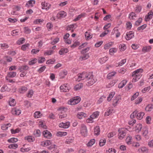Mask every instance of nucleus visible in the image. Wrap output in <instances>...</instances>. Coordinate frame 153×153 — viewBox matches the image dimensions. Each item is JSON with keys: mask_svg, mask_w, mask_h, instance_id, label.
<instances>
[{"mask_svg": "<svg viewBox=\"0 0 153 153\" xmlns=\"http://www.w3.org/2000/svg\"><path fill=\"white\" fill-rule=\"evenodd\" d=\"M86 81L87 82V85H91L95 82L97 79L92 73H88Z\"/></svg>", "mask_w": 153, "mask_h": 153, "instance_id": "f257e3e1", "label": "nucleus"}, {"mask_svg": "<svg viewBox=\"0 0 153 153\" xmlns=\"http://www.w3.org/2000/svg\"><path fill=\"white\" fill-rule=\"evenodd\" d=\"M144 115L145 113L144 112L141 111L138 112L137 110H135L131 114L130 117L133 119L136 116L137 119L140 120L143 118Z\"/></svg>", "mask_w": 153, "mask_h": 153, "instance_id": "f03ea898", "label": "nucleus"}, {"mask_svg": "<svg viewBox=\"0 0 153 153\" xmlns=\"http://www.w3.org/2000/svg\"><path fill=\"white\" fill-rule=\"evenodd\" d=\"M81 100L79 97H74L69 100L68 102V103L71 105H74L78 103Z\"/></svg>", "mask_w": 153, "mask_h": 153, "instance_id": "7ed1b4c3", "label": "nucleus"}, {"mask_svg": "<svg viewBox=\"0 0 153 153\" xmlns=\"http://www.w3.org/2000/svg\"><path fill=\"white\" fill-rule=\"evenodd\" d=\"M128 130L125 128H120L118 130V138L120 140L123 139L126 136Z\"/></svg>", "mask_w": 153, "mask_h": 153, "instance_id": "20e7f679", "label": "nucleus"}, {"mask_svg": "<svg viewBox=\"0 0 153 153\" xmlns=\"http://www.w3.org/2000/svg\"><path fill=\"white\" fill-rule=\"evenodd\" d=\"M88 74V73L84 72L78 74L77 77L76 78V80L78 82L82 80H85L86 81Z\"/></svg>", "mask_w": 153, "mask_h": 153, "instance_id": "39448f33", "label": "nucleus"}, {"mask_svg": "<svg viewBox=\"0 0 153 153\" xmlns=\"http://www.w3.org/2000/svg\"><path fill=\"white\" fill-rule=\"evenodd\" d=\"M121 98L120 95L115 96L112 100V105L115 107L120 102Z\"/></svg>", "mask_w": 153, "mask_h": 153, "instance_id": "423d86ee", "label": "nucleus"}, {"mask_svg": "<svg viewBox=\"0 0 153 153\" xmlns=\"http://www.w3.org/2000/svg\"><path fill=\"white\" fill-rule=\"evenodd\" d=\"M143 71V69L141 68L137 69L132 73V76H136L140 78L142 76L141 73Z\"/></svg>", "mask_w": 153, "mask_h": 153, "instance_id": "0eeeda50", "label": "nucleus"}, {"mask_svg": "<svg viewBox=\"0 0 153 153\" xmlns=\"http://www.w3.org/2000/svg\"><path fill=\"white\" fill-rule=\"evenodd\" d=\"M70 89V87L67 84H65L61 85L60 87V91L62 92H67Z\"/></svg>", "mask_w": 153, "mask_h": 153, "instance_id": "6e6552de", "label": "nucleus"}, {"mask_svg": "<svg viewBox=\"0 0 153 153\" xmlns=\"http://www.w3.org/2000/svg\"><path fill=\"white\" fill-rule=\"evenodd\" d=\"M115 34L116 38L119 37L120 35V33L117 27H114L112 30L111 35H112Z\"/></svg>", "mask_w": 153, "mask_h": 153, "instance_id": "1a4fd4ad", "label": "nucleus"}, {"mask_svg": "<svg viewBox=\"0 0 153 153\" xmlns=\"http://www.w3.org/2000/svg\"><path fill=\"white\" fill-rule=\"evenodd\" d=\"M134 36V32L133 31H130L126 33L125 38L127 40H128L133 38Z\"/></svg>", "mask_w": 153, "mask_h": 153, "instance_id": "9d476101", "label": "nucleus"}, {"mask_svg": "<svg viewBox=\"0 0 153 153\" xmlns=\"http://www.w3.org/2000/svg\"><path fill=\"white\" fill-rule=\"evenodd\" d=\"M52 143L51 141L50 140H45L41 142L40 143L41 146L45 147L50 146Z\"/></svg>", "mask_w": 153, "mask_h": 153, "instance_id": "9b49d317", "label": "nucleus"}, {"mask_svg": "<svg viewBox=\"0 0 153 153\" xmlns=\"http://www.w3.org/2000/svg\"><path fill=\"white\" fill-rule=\"evenodd\" d=\"M42 8L43 9H45L47 10L49 9L51 7V4L45 2H42L41 3Z\"/></svg>", "mask_w": 153, "mask_h": 153, "instance_id": "f8f14e48", "label": "nucleus"}, {"mask_svg": "<svg viewBox=\"0 0 153 153\" xmlns=\"http://www.w3.org/2000/svg\"><path fill=\"white\" fill-rule=\"evenodd\" d=\"M53 149H54L52 151V153H58L59 152V150L57 149V146L54 144L51 145L48 147V149L50 150Z\"/></svg>", "mask_w": 153, "mask_h": 153, "instance_id": "ddd939ff", "label": "nucleus"}, {"mask_svg": "<svg viewBox=\"0 0 153 153\" xmlns=\"http://www.w3.org/2000/svg\"><path fill=\"white\" fill-rule=\"evenodd\" d=\"M21 8L20 5L15 6L13 8V10L11 12V14L13 15H16L17 14L16 11H19Z\"/></svg>", "mask_w": 153, "mask_h": 153, "instance_id": "4468645a", "label": "nucleus"}, {"mask_svg": "<svg viewBox=\"0 0 153 153\" xmlns=\"http://www.w3.org/2000/svg\"><path fill=\"white\" fill-rule=\"evenodd\" d=\"M142 128V124L139 123L136 125L133 128L134 130L137 132L140 131Z\"/></svg>", "mask_w": 153, "mask_h": 153, "instance_id": "2eb2a0df", "label": "nucleus"}, {"mask_svg": "<svg viewBox=\"0 0 153 153\" xmlns=\"http://www.w3.org/2000/svg\"><path fill=\"white\" fill-rule=\"evenodd\" d=\"M70 123L67 122L65 123H62L59 124V126L60 128H68L70 126Z\"/></svg>", "mask_w": 153, "mask_h": 153, "instance_id": "dca6fc26", "label": "nucleus"}, {"mask_svg": "<svg viewBox=\"0 0 153 153\" xmlns=\"http://www.w3.org/2000/svg\"><path fill=\"white\" fill-rule=\"evenodd\" d=\"M81 133L83 135H85L87 134V128L86 126L84 124L81 125Z\"/></svg>", "mask_w": 153, "mask_h": 153, "instance_id": "f3484780", "label": "nucleus"}, {"mask_svg": "<svg viewBox=\"0 0 153 153\" xmlns=\"http://www.w3.org/2000/svg\"><path fill=\"white\" fill-rule=\"evenodd\" d=\"M60 111V112L59 114V118L62 119L66 117L67 116V114L64 110H61Z\"/></svg>", "mask_w": 153, "mask_h": 153, "instance_id": "a211bd4d", "label": "nucleus"}, {"mask_svg": "<svg viewBox=\"0 0 153 153\" xmlns=\"http://www.w3.org/2000/svg\"><path fill=\"white\" fill-rule=\"evenodd\" d=\"M21 110L16 108H13L12 110V113L13 114L18 115L21 113Z\"/></svg>", "mask_w": 153, "mask_h": 153, "instance_id": "6ab92c4d", "label": "nucleus"}, {"mask_svg": "<svg viewBox=\"0 0 153 153\" xmlns=\"http://www.w3.org/2000/svg\"><path fill=\"white\" fill-rule=\"evenodd\" d=\"M66 15V13L64 11L59 12L57 15V17L59 18H64Z\"/></svg>", "mask_w": 153, "mask_h": 153, "instance_id": "aec40b11", "label": "nucleus"}, {"mask_svg": "<svg viewBox=\"0 0 153 153\" xmlns=\"http://www.w3.org/2000/svg\"><path fill=\"white\" fill-rule=\"evenodd\" d=\"M142 134L145 138H148V129L146 128H145L143 129L142 131Z\"/></svg>", "mask_w": 153, "mask_h": 153, "instance_id": "412c9836", "label": "nucleus"}, {"mask_svg": "<svg viewBox=\"0 0 153 153\" xmlns=\"http://www.w3.org/2000/svg\"><path fill=\"white\" fill-rule=\"evenodd\" d=\"M43 134L44 137L49 138H50L52 136V134L51 133L47 130L43 131Z\"/></svg>", "mask_w": 153, "mask_h": 153, "instance_id": "4be33fe9", "label": "nucleus"}, {"mask_svg": "<svg viewBox=\"0 0 153 153\" xmlns=\"http://www.w3.org/2000/svg\"><path fill=\"white\" fill-rule=\"evenodd\" d=\"M153 16V13L152 11H150L148 14V15L146 16L145 18V21H149L151 19Z\"/></svg>", "mask_w": 153, "mask_h": 153, "instance_id": "5701e85b", "label": "nucleus"}, {"mask_svg": "<svg viewBox=\"0 0 153 153\" xmlns=\"http://www.w3.org/2000/svg\"><path fill=\"white\" fill-rule=\"evenodd\" d=\"M27 88L25 86H23L20 87L19 89V92L21 94L25 93L27 90Z\"/></svg>", "mask_w": 153, "mask_h": 153, "instance_id": "b1692460", "label": "nucleus"}, {"mask_svg": "<svg viewBox=\"0 0 153 153\" xmlns=\"http://www.w3.org/2000/svg\"><path fill=\"white\" fill-rule=\"evenodd\" d=\"M16 74V72H9L7 75V76L6 77L7 80L8 79V77L13 78L15 77Z\"/></svg>", "mask_w": 153, "mask_h": 153, "instance_id": "393cba45", "label": "nucleus"}, {"mask_svg": "<svg viewBox=\"0 0 153 153\" xmlns=\"http://www.w3.org/2000/svg\"><path fill=\"white\" fill-rule=\"evenodd\" d=\"M86 116V114L83 112H79L77 113L76 117L79 119H82Z\"/></svg>", "mask_w": 153, "mask_h": 153, "instance_id": "a878e982", "label": "nucleus"}, {"mask_svg": "<svg viewBox=\"0 0 153 153\" xmlns=\"http://www.w3.org/2000/svg\"><path fill=\"white\" fill-rule=\"evenodd\" d=\"M10 88L6 85H4L1 88V91L2 92L5 91H9L10 90Z\"/></svg>", "mask_w": 153, "mask_h": 153, "instance_id": "bb28decb", "label": "nucleus"}, {"mask_svg": "<svg viewBox=\"0 0 153 153\" xmlns=\"http://www.w3.org/2000/svg\"><path fill=\"white\" fill-rule=\"evenodd\" d=\"M35 1L33 0L29 1L26 4V6L27 7H33L35 4Z\"/></svg>", "mask_w": 153, "mask_h": 153, "instance_id": "cd10ccee", "label": "nucleus"}, {"mask_svg": "<svg viewBox=\"0 0 153 153\" xmlns=\"http://www.w3.org/2000/svg\"><path fill=\"white\" fill-rule=\"evenodd\" d=\"M89 57V54L88 53H86L80 56L79 60L80 61L85 60L88 58Z\"/></svg>", "mask_w": 153, "mask_h": 153, "instance_id": "c85d7f7f", "label": "nucleus"}, {"mask_svg": "<svg viewBox=\"0 0 153 153\" xmlns=\"http://www.w3.org/2000/svg\"><path fill=\"white\" fill-rule=\"evenodd\" d=\"M89 31V30H88V31L85 32V37L86 40H88L92 38V36L91 35Z\"/></svg>", "mask_w": 153, "mask_h": 153, "instance_id": "c756f323", "label": "nucleus"}, {"mask_svg": "<svg viewBox=\"0 0 153 153\" xmlns=\"http://www.w3.org/2000/svg\"><path fill=\"white\" fill-rule=\"evenodd\" d=\"M132 141V137L130 135L128 136L126 140V143L128 145H130L131 144Z\"/></svg>", "mask_w": 153, "mask_h": 153, "instance_id": "7c9ffc66", "label": "nucleus"}, {"mask_svg": "<svg viewBox=\"0 0 153 153\" xmlns=\"http://www.w3.org/2000/svg\"><path fill=\"white\" fill-rule=\"evenodd\" d=\"M127 81L126 80H124L122 81L118 85V87L120 88H121L126 84Z\"/></svg>", "mask_w": 153, "mask_h": 153, "instance_id": "2f4dec72", "label": "nucleus"}, {"mask_svg": "<svg viewBox=\"0 0 153 153\" xmlns=\"http://www.w3.org/2000/svg\"><path fill=\"white\" fill-rule=\"evenodd\" d=\"M152 48L151 46H145L143 48L142 51L143 52H147L150 51Z\"/></svg>", "mask_w": 153, "mask_h": 153, "instance_id": "473e14b6", "label": "nucleus"}, {"mask_svg": "<svg viewBox=\"0 0 153 153\" xmlns=\"http://www.w3.org/2000/svg\"><path fill=\"white\" fill-rule=\"evenodd\" d=\"M115 94V93L114 91L111 92L109 94L108 97H107V100L108 101H110L112 98L114 96Z\"/></svg>", "mask_w": 153, "mask_h": 153, "instance_id": "72a5a7b5", "label": "nucleus"}, {"mask_svg": "<svg viewBox=\"0 0 153 153\" xmlns=\"http://www.w3.org/2000/svg\"><path fill=\"white\" fill-rule=\"evenodd\" d=\"M100 130L99 126H96L94 128V133L95 135H98L100 133Z\"/></svg>", "mask_w": 153, "mask_h": 153, "instance_id": "f704fd0d", "label": "nucleus"}, {"mask_svg": "<svg viewBox=\"0 0 153 153\" xmlns=\"http://www.w3.org/2000/svg\"><path fill=\"white\" fill-rule=\"evenodd\" d=\"M25 140L29 142H33L35 140V138L32 136H27L25 137Z\"/></svg>", "mask_w": 153, "mask_h": 153, "instance_id": "c9c22d12", "label": "nucleus"}, {"mask_svg": "<svg viewBox=\"0 0 153 153\" xmlns=\"http://www.w3.org/2000/svg\"><path fill=\"white\" fill-rule=\"evenodd\" d=\"M42 116V114L39 111H36L34 113V117L35 118H40Z\"/></svg>", "mask_w": 153, "mask_h": 153, "instance_id": "e433bc0d", "label": "nucleus"}, {"mask_svg": "<svg viewBox=\"0 0 153 153\" xmlns=\"http://www.w3.org/2000/svg\"><path fill=\"white\" fill-rule=\"evenodd\" d=\"M16 103V101L14 99L11 98L10 99L9 104L10 106H14L15 105Z\"/></svg>", "mask_w": 153, "mask_h": 153, "instance_id": "4c0bfd02", "label": "nucleus"}, {"mask_svg": "<svg viewBox=\"0 0 153 153\" xmlns=\"http://www.w3.org/2000/svg\"><path fill=\"white\" fill-rule=\"evenodd\" d=\"M67 133L66 132L59 131L57 132L56 135L58 137H62L65 136L67 135Z\"/></svg>", "mask_w": 153, "mask_h": 153, "instance_id": "58836bf2", "label": "nucleus"}, {"mask_svg": "<svg viewBox=\"0 0 153 153\" xmlns=\"http://www.w3.org/2000/svg\"><path fill=\"white\" fill-rule=\"evenodd\" d=\"M108 56H105L102 58H101L99 60L100 63L101 64H102L105 63L108 59Z\"/></svg>", "mask_w": 153, "mask_h": 153, "instance_id": "ea45409f", "label": "nucleus"}, {"mask_svg": "<svg viewBox=\"0 0 153 153\" xmlns=\"http://www.w3.org/2000/svg\"><path fill=\"white\" fill-rule=\"evenodd\" d=\"M85 15L86 14L85 13L81 14L74 19V21L76 22L79 20L81 18L85 17Z\"/></svg>", "mask_w": 153, "mask_h": 153, "instance_id": "a19ab883", "label": "nucleus"}, {"mask_svg": "<svg viewBox=\"0 0 153 153\" xmlns=\"http://www.w3.org/2000/svg\"><path fill=\"white\" fill-rule=\"evenodd\" d=\"M117 49L116 48H110L109 50V54L111 55H113L114 53L117 52Z\"/></svg>", "mask_w": 153, "mask_h": 153, "instance_id": "79ce46f5", "label": "nucleus"}, {"mask_svg": "<svg viewBox=\"0 0 153 153\" xmlns=\"http://www.w3.org/2000/svg\"><path fill=\"white\" fill-rule=\"evenodd\" d=\"M126 48V45L123 44H121L119 46V50L120 51H124Z\"/></svg>", "mask_w": 153, "mask_h": 153, "instance_id": "37998d69", "label": "nucleus"}, {"mask_svg": "<svg viewBox=\"0 0 153 153\" xmlns=\"http://www.w3.org/2000/svg\"><path fill=\"white\" fill-rule=\"evenodd\" d=\"M0 47L1 49L3 50L9 47L8 45L5 43L0 44Z\"/></svg>", "mask_w": 153, "mask_h": 153, "instance_id": "c03bdc74", "label": "nucleus"}, {"mask_svg": "<svg viewBox=\"0 0 153 153\" xmlns=\"http://www.w3.org/2000/svg\"><path fill=\"white\" fill-rule=\"evenodd\" d=\"M11 125V124L10 123L7 124H4L1 126V128L3 130H6L8 129V127H10Z\"/></svg>", "mask_w": 153, "mask_h": 153, "instance_id": "a18cd8bd", "label": "nucleus"}, {"mask_svg": "<svg viewBox=\"0 0 153 153\" xmlns=\"http://www.w3.org/2000/svg\"><path fill=\"white\" fill-rule=\"evenodd\" d=\"M82 87V83H79L75 86L74 89L75 91H78L80 90Z\"/></svg>", "mask_w": 153, "mask_h": 153, "instance_id": "49530a36", "label": "nucleus"}, {"mask_svg": "<svg viewBox=\"0 0 153 153\" xmlns=\"http://www.w3.org/2000/svg\"><path fill=\"white\" fill-rule=\"evenodd\" d=\"M99 114V112L98 111H95L91 115V117L94 119L97 118Z\"/></svg>", "mask_w": 153, "mask_h": 153, "instance_id": "de8ad7c7", "label": "nucleus"}, {"mask_svg": "<svg viewBox=\"0 0 153 153\" xmlns=\"http://www.w3.org/2000/svg\"><path fill=\"white\" fill-rule=\"evenodd\" d=\"M68 52V49L67 48L61 49L59 51V53L60 55L64 54Z\"/></svg>", "mask_w": 153, "mask_h": 153, "instance_id": "09e8293b", "label": "nucleus"}, {"mask_svg": "<svg viewBox=\"0 0 153 153\" xmlns=\"http://www.w3.org/2000/svg\"><path fill=\"white\" fill-rule=\"evenodd\" d=\"M95 140L94 139L91 140L87 143V145L88 147H91L94 144Z\"/></svg>", "mask_w": 153, "mask_h": 153, "instance_id": "8fccbe9b", "label": "nucleus"}, {"mask_svg": "<svg viewBox=\"0 0 153 153\" xmlns=\"http://www.w3.org/2000/svg\"><path fill=\"white\" fill-rule=\"evenodd\" d=\"M153 108V105L152 104H150L147 105L145 108L146 111H151Z\"/></svg>", "mask_w": 153, "mask_h": 153, "instance_id": "3c124183", "label": "nucleus"}, {"mask_svg": "<svg viewBox=\"0 0 153 153\" xmlns=\"http://www.w3.org/2000/svg\"><path fill=\"white\" fill-rule=\"evenodd\" d=\"M67 74L68 72L66 71H63L61 72L60 73V76L61 78H64L67 75Z\"/></svg>", "mask_w": 153, "mask_h": 153, "instance_id": "603ef678", "label": "nucleus"}, {"mask_svg": "<svg viewBox=\"0 0 153 153\" xmlns=\"http://www.w3.org/2000/svg\"><path fill=\"white\" fill-rule=\"evenodd\" d=\"M115 80H113L110 82L108 85H106V87L107 88H109L114 85L115 84Z\"/></svg>", "mask_w": 153, "mask_h": 153, "instance_id": "864d4df0", "label": "nucleus"}, {"mask_svg": "<svg viewBox=\"0 0 153 153\" xmlns=\"http://www.w3.org/2000/svg\"><path fill=\"white\" fill-rule=\"evenodd\" d=\"M44 21V20L43 19H38L34 20L33 22V23L34 24H41Z\"/></svg>", "mask_w": 153, "mask_h": 153, "instance_id": "5fc2aeb1", "label": "nucleus"}, {"mask_svg": "<svg viewBox=\"0 0 153 153\" xmlns=\"http://www.w3.org/2000/svg\"><path fill=\"white\" fill-rule=\"evenodd\" d=\"M18 140L17 138L13 137L8 139L7 141L10 143H13L17 142Z\"/></svg>", "mask_w": 153, "mask_h": 153, "instance_id": "6e6d98bb", "label": "nucleus"}, {"mask_svg": "<svg viewBox=\"0 0 153 153\" xmlns=\"http://www.w3.org/2000/svg\"><path fill=\"white\" fill-rule=\"evenodd\" d=\"M128 17L130 19H134L136 17V16L134 13L132 12L129 14Z\"/></svg>", "mask_w": 153, "mask_h": 153, "instance_id": "4d7b16f0", "label": "nucleus"}, {"mask_svg": "<svg viewBox=\"0 0 153 153\" xmlns=\"http://www.w3.org/2000/svg\"><path fill=\"white\" fill-rule=\"evenodd\" d=\"M54 52L53 50L46 51L44 53V55H50L52 54Z\"/></svg>", "mask_w": 153, "mask_h": 153, "instance_id": "13d9d810", "label": "nucleus"}, {"mask_svg": "<svg viewBox=\"0 0 153 153\" xmlns=\"http://www.w3.org/2000/svg\"><path fill=\"white\" fill-rule=\"evenodd\" d=\"M147 27L146 24H144L140 27H138L137 28L138 31H142L144 29Z\"/></svg>", "mask_w": 153, "mask_h": 153, "instance_id": "bf43d9fd", "label": "nucleus"}, {"mask_svg": "<svg viewBox=\"0 0 153 153\" xmlns=\"http://www.w3.org/2000/svg\"><path fill=\"white\" fill-rule=\"evenodd\" d=\"M30 45L27 43L22 45L21 49L23 51H25L29 47Z\"/></svg>", "mask_w": 153, "mask_h": 153, "instance_id": "052dcab7", "label": "nucleus"}, {"mask_svg": "<svg viewBox=\"0 0 153 153\" xmlns=\"http://www.w3.org/2000/svg\"><path fill=\"white\" fill-rule=\"evenodd\" d=\"M116 74L114 71L110 73L107 75V77L108 79H110L111 77L114 76Z\"/></svg>", "mask_w": 153, "mask_h": 153, "instance_id": "680f3d73", "label": "nucleus"}, {"mask_svg": "<svg viewBox=\"0 0 153 153\" xmlns=\"http://www.w3.org/2000/svg\"><path fill=\"white\" fill-rule=\"evenodd\" d=\"M150 89V87L148 86L143 89L141 91L143 93H144L149 91Z\"/></svg>", "mask_w": 153, "mask_h": 153, "instance_id": "e2e57ef3", "label": "nucleus"}, {"mask_svg": "<svg viewBox=\"0 0 153 153\" xmlns=\"http://www.w3.org/2000/svg\"><path fill=\"white\" fill-rule=\"evenodd\" d=\"M143 153H147L148 152V149L145 147H141L140 149Z\"/></svg>", "mask_w": 153, "mask_h": 153, "instance_id": "0e129e2a", "label": "nucleus"}, {"mask_svg": "<svg viewBox=\"0 0 153 153\" xmlns=\"http://www.w3.org/2000/svg\"><path fill=\"white\" fill-rule=\"evenodd\" d=\"M33 91L32 90H30L28 92L27 96L28 97H31L33 96Z\"/></svg>", "mask_w": 153, "mask_h": 153, "instance_id": "69168bd1", "label": "nucleus"}, {"mask_svg": "<svg viewBox=\"0 0 153 153\" xmlns=\"http://www.w3.org/2000/svg\"><path fill=\"white\" fill-rule=\"evenodd\" d=\"M25 39L23 38H20L17 42V44L18 45H21L24 43L25 41Z\"/></svg>", "mask_w": 153, "mask_h": 153, "instance_id": "338daca9", "label": "nucleus"}, {"mask_svg": "<svg viewBox=\"0 0 153 153\" xmlns=\"http://www.w3.org/2000/svg\"><path fill=\"white\" fill-rule=\"evenodd\" d=\"M139 95V93L137 92L134 94L131 98V100L133 101Z\"/></svg>", "mask_w": 153, "mask_h": 153, "instance_id": "774afa93", "label": "nucleus"}]
</instances>
